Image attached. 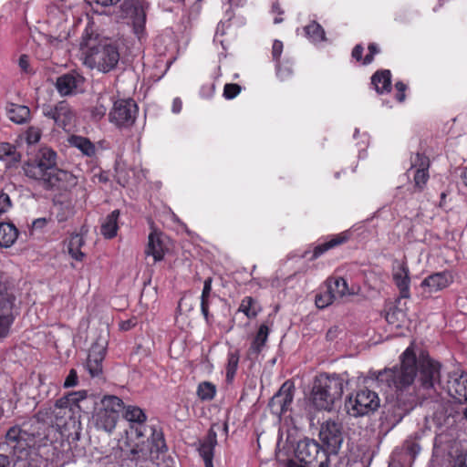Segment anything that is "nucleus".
Wrapping results in <instances>:
<instances>
[{"label": "nucleus", "mask_w": 467, "mask_h": 467, "mask_svg": "<svg viewBox=\"0 0 467 467\" xmlns=\"http://www.w3.org/2000/svg\"><path fill=\"white\" fill-rule=\"evenodd\" d=\"M441 368L439 361L423 353L418 358L410 346L400 356L399 365L374 371L372 376L387 400L407 411L417 399L415 382L424 390H435V386L441 383Z\"/></svg>", "instance_id": "nucleus-1"}, {"label": "nucleus", "mask_w": 467, "mask_h": 467, "mask_svg": "<svg viewBox=\"0 0 467 467\" xmlns=\"http://www.w3.org/2000/svg\"><path fill=\"white\" fill-rule=\"evenodd\" d=\"M0 449L8 451L18 467H48L55 461L57 449L52 441L40 433L35 434L20 426L11 427Z\"/></svg>", "instance_id": "nucleus-2"}, {"label": "nucleus", "mask_w": 467, "mask_h": 467, "mask_svg": "<svg viewBox=\"0 0 467 467\" xmlns=\"http://www.w3.org/2000/svg\"><path fill=\"white\" fill-rule=\"evenodd\" d=\"M23 170L26 177L41 182L46 190H67L77 183L72 173L57 167V153L48 148L41 149L35 158L26 161Z\"/></svg>", "instance_id": "nucleus-3"}, {"label": "nucleus", "mask_w": 467, "mask_h": 467, "mask_svg": "<svg viewBox=\"0 0 467 467\" xmlns=\"http://www.w3.org/2000/svg\"><path fill=\"white\" fill-rule=\"evenodd\" d=\"M346 377L339 374L320 373L313 383L310 400L318 410L331 411L342 398Z\"/></svg>", "instance_id": "nucleus-4"}, {"label": "nucleus", "mask_w": 467, "mask_h": 467, "mask_svg": "<svg viewBox=\"0 0 467 467\" xmlns=\"http://www.w3.org/2000/svg\"><path fill=\"white\" fill-rule=\"evenodd\" d=\"M330 452L317 441L309 438L300 440L295 450L297 467H328Z\"/></svg>", "instance_id": "nucleus-5"}, {"label": "nucleus", "mask_w": 467, "mask_h": 467, "mask_svg": "<svg viewBox=\"0 0 467 467\" xmlns=\"http://www.w3.org/2000/svg\"><path fill=\"white\" fill-rule=\"evenodd\" d=\"M119 60V53L116 46L98 45L90 47L86 53L84 64L90 68L108 73L114 69Z\"/></svg>", "instance_id": "nucleus-6"}, {"label": "nucleus", "mask_w": 467, "mask_h": 467, "mask_svg": "<svg viewBox=\"0 0 467 467\" xmlns=\"http://www.w3.org/2000/svg\"><path fill=\"white\" fill-rule=\"evenodd\" d=\"M380 405L379 395L374 390L362 388L348 397L345 403L347 412L352 417H362L375 412Z\"/></svg>", "instance_id": "nucleus-7"}, {"label": "nucleus", "mask_w": 467, "mask_h": 467, "mask_svg": "<svg viewBox=\"0 0 467 467\" xmlns=\"http://www.w3.org/2000/svg\"><path fill=\"white\" fill-rule=\"evenodd\" d=\"M295 391V384L291 380L285 381L269 400L268 407L271 413L280 418L291 410Z\"/></svg>", "instance_id": "nucleus-8"}, {"label": "nucleus", "mask_w": 467, "mask_h": 467, "mask_svg": "<svg viewBox=\"0 0 467 467\" xmlns=\"http://www.w3.org/2000/svg\"><path fill=\"white\" fill-rule=\"evenodd\" d=\"M138 106L132 99H118L109 112V119L119 127L131 126L136 119Z\"/></svg>", "instance_id": "nucleus-9"}, {"label": "nucleus", "mask_w": 467, "mask_h": 467, "mask_svg": "<svg viewBox=\"0 0 467 467\" xmlns=\"http://www.w3.org/2000/svg\"><path fill=\"white\" fill-rule=\"evenodd\" d=\"M43 114L53 119L55 124L64 130H69L75 119L73 109L65 100L57 102L55 106H45Z\"/></svg>", "instance_id": "nucleus-10"}, {"label": "nucleus", "mask_w": 467, "mask_h": 467, "mask_svg": "<svg viewBox=\"0 0 467 467\" xmlns=\"http://www.w3.org/2000/svg\"><path fill=\"white\" fill-rule=\"evenodd\" d=\"M319 438L330 453H337L343 441L341 424L335 420H327L321 425Z\"/></svg>", "instance_id": "nucleus-11"}, {"label": "nucleus", "mask_w": 467, "mask_h": 467, "mask_svg": "<svg viewBox=\"0 0 467 467\" xmlns=\"http://www.w3.org/2000/svg\"><path fill=\"white\" fill-rule=\"evenodd\" d=\"M448 394L458 403L467 402V372L453 371L447 381Z\"/></svg>", "instance_id": "nucleus-12"}, {"label": "nucleus", "mask_w": 467, "mask_h": 467, "mask_svg": "<svg viewBox=\"0 0 467 467\" xmlns=\"http://www.w3.org/2000/svg\"><path fill=\"white\" fill-rule=\"evenodd\" d=\"M84 82L85 78L73 70L58 77L56 81V88L60 95L68 96L77 93Z\"/></svg>", "instance_id": "nucleus-13"}, {"label": "nucleus", "mask_w": 467, "mask_h": 467, "mask_svg": "<svg viewBox=\"0 0 467 467\" xmlns=\"http://www.w3.org/2000/svg\"><path fill=\"white\" fill-rule=\"evenodd\" d=\"M431 161L428 156L424 153L418 152L416 158L412 163V167H415V172L413 176L414 189L416 192H422L430 179L429 168Z\"/></svg>", "instance_id": "nucleus-14"}, {"label": "nucleus", "mask_w": 467, "mask_h": 467, "mask_svg": "<svg viewBox=\"0 0 467 467\" xmlns=\"http://www.w3.org/2000/svg\"><path fill=\"white\" fill-rule=\"evenodd\" d=\"M147 8L148 5L144 1L138 0L132 5L130 12L133 33L140 41L146 37Z\"/></svg>", "instance_id": "nucleus-15"}, {"label": "nucleus", "mask_w": 467, "mask_h": 467, "mask_svg": "<svg viewBox=\"0 0 467 467\" xmlns=\"http://www.w3.org/2000/svg\"><path fill=\"white\" fill-rule=\"evenodd\" d=\"M123 417L131 424H136L135 432L138 439L147 436L148 427L145 425L147 416L143 410L138 406L129 405L123 410ZM134 426L131 425V428Z\"/></svg>", "instance_id": "nucleus-16"}, {"label": "nucleus", "mask_w": 467, "mask_h": 467, "mask_svg": "<svg viewBox=\"0 0 467 467\" xmlns=\"http://www.w3.org/2000/svg\"><path fill=\"white\" fill-rule=\"evenodd\" d=\"M107 353L106 347L93 345L88 352L86 368L92 378L100 377L103 373V360Z\"/></svg>", "instance_id": "nucleus-17"}, {"label": "nucleus", "mask_w": 467, "mask_h": 467, "mask_svg": "<svg viewBox=\"0 0 467 467\" xmlns=\"http://www.w3.org/2000/svg\"><path fill=\"white\" fill-rule=\"evenodd\" d=\"M350 237L351 233L349 231H344L337 234L327 236L323 243L318 244L314 247L312 255L309 257V259H317L326 252L346 244L347 242H348Z\"/></svg>", "instance_id": "nucleus-18"}, {"label": "nucleus", "mask_w": 467, "mask_h": 467, "mask_svg": "<svg viewBox=\"0 0 467 467\" xmlns=\"http://www.w3.org/2000/svg\"><path fill=\"white\" fill-rule=\"evenodd\" d=\"M452 283V273L449 270H444L425 277L421 282V286L427 288L429 293H436L447 288Z\"/></svg>", "instance_id": "nucleus-19"}, {"label": "nucleus", "mask_w": 467, "mask_h": 467, "mask_svg": "<svg viewBox=\"0 0 467 467\" xmlns=\"http://www.w3.org/2000/svg\"><path fill=\"white\" fill-rule=\"evenodd\" d=\"M393 281L400 292V297L409 298L410 296V277L407 263L402 262L394 268L392 274Z\"/></svg>", "instance_id": "nucleus-20"}, {"label": "nucleus", "mask_w": 467, "mask_h": 467, "mask_svg": "<svg viewBox=\"0 0 467 467\" xmlns=\"http://www.w3.org/2000/svg\"><path fill=\"white\" fill-rule=\"evenodd\" d=\"M217 445V433L211 428L205 438L201 441L199 453L204 462L205 467H213L214 448Z\"/></svg>", "instance_id": "nucleus-21"}, {"label": "nucleus", "mask_w": 467, "mask_h": 467, "mask_svg": "<svg viewBox=\"0 0 467 467\" xmlns=\"http://www.w3.org/2000/svg\"><path fill=\"white\" fill-rule=\"evenodd\" d=\"M167 248L161 238V233L156 230L151 231L148 237V244L145 250L147 255H151L154 262L161 261L164 258Z\"/></svg>", "instance_id": "nucleus-22"}, {"label": "nucleus", "mask_w": 467, "mask_h": 467, "mask_svg": "<svg viewBox=\"0 0 467 467\" xmlns=\"http://www.w3.org/2000/svg\"><path fill=\"white\" fill-rule=\"evenodd\" d=\"M391 72L389 69L377 70L370 78V85L379 95L391 90Z\"/></svg>", "instance_id": "nucleus-23"}, {"label": "nucleus", "mask_w": 467, "mask_h": 467, "mask_svg": "<svg viewBox=\"0 0 467 467\" xmlns=\"http://www.w3.org/2000/svg\"><path fill=\"white\" fill-rule=\"evenodd\" d=\"M269 333L270 329L266 324L263 323L259 326L248 349L249 357L257 358L259 356L268 340Z\"/></svg>", "instance_id": "nucleus-24"}, {"label": "nucleus", "mask_w": 467, "mask_h": 467, "mask_svg": "<svg viewBox=\"0 0 467 467\" xmlns=\"http://www.w3.org/2000/svg\"><path fill=\"white\" fill-rule=\"evenodd\" d=\"M119 418V414L109 412L101 408L93 417L96 427L107 432H111L115 429Z\"/></svg>", "instance_id": "nucleus-25"}, {"label": "nucleus", "mask_w": 467, "mask_h": 467, "mask_svg": "<svg viewBox=\"0 0 467 467\" xmlns=\"http://www.w3.org/2000/svg\"><path fill=\"white\" fill-rule=\"evenodd\" d=\"M326 287L332 292L337 300L355 294L353 289L348 287L347 281L340 276L328 277L326 281Z\"/></svg>", "instance_id": "nucleus-26"}, {"label": "nucleus", "mask_w": 467, "mask_h": 467, "mask_svg": "<svg viewBox=\"0 0 467 467\" xmlns=\"http://www.w3.org/2000/svg\"><path fill=\"white\" fill-rule=\"evenodd\" d=\"M7 117L16 124H24L30 120L31 111L27 106L9 103L6 108Z\"/></svg>", "instance_id": "nucleus-27"}, {"label": "nucleus", "mask_w": 467, "mask_h": 467, "mask_svg": "<svg viewBox=\"0 0 467 467\" xmlns=\"http://www.w3.org/2000/svg\"><path fill=\"white\" fill-rule=\"evenodd\" d=\"M119 214V210L112 211L101 223L100 233L106 239H112L117 235Z\"/></svg>", "instance_id": "nucleus-28"}, {"label": "nucleus", "mask_w": 467, "mask_h": 467, "mask_svg": "<svg viewBox=\"0 0 467 467\" xmlns=\"http://www.w3.org/2000/svg\"><path fill=\"white\" fill-rule=\"evenodd\" d=\"M87 395L88 392L86 390L70 392L56 401V408L59 410L69 409V411H71L72 407L79 408L78 403L85 400Z\"/></svg>", "instance_id": "nucleus-29"}, {"label": "nucleus", "mask_w": 467, "mask_h": 467, "mask_svg": "<svg viewBox=\"0 0 467 467\" xmlns=\"http://www.w3.org/2000/svg\"><path fill=\"white\" fill-rule=\"evenodd\" d=\"M68 143L88 157H94L96 155L97 150L94 143L86 137L71 135L68 138Z\"/></svg>", "instance_id": "nucleus-30"}, {"label": "nucleus", "mask_w": 467, "mask_h": 467, "mask_svg": "<svg viewBox=\"0 0 467 467\" xmlns=\"http://www.w3.org/2000/svg\"><path fill=\"white\" fill-rule=\"evenodd\" d=\"M18 230L12 223H0V246L10 247L17 239Z\"/></svg>", "instance_id": "nucleus-31"}, {"label": "nucleus", "mask_w": 467, "mask_h": 467, "mask_svg": "<svg viewBox=\"0 0 467 467\" xmlns=\"http://www.w3.org/2000/svg\"><path fill=\"white\" fill-rule=\"evenodd\" d=\"M262 311L259 302L252 296H244L238 307V312H242L248 319L255 318Z\"/></svg>", "instance_id": "nucleus-32"}, {"label": "nucleus", "mask_w": 467, "mask_h": 467, "mask_svg": "<svg viewBox=\"0 0 467 467\" xmlns=\"http://www.w3.org/2000/svg\"><path fill=\"white\" fill-rule=\"evenodd\" d=\"M150 431L148 440L150 441L151 450H155L158 452L167 451L168 448L161 428L150 426L148 428L147 431Z\"/></svg>", "instance_id": "nucleus-33"}, {"label": "nucleus", "mask_w": 467, "mask_h": 467, "mask_svg": "<svg viewBox=\"0 0 467 467\" xmlns=\"http://www.w3.org/2000/svg\"><path fill=\"white\" fill-rule=\"evenodd\" d=\"M16 296L12 293L8 285L0 282V313L13 312Z\"/></svg>", "instance_id": "nucleus-34"}, {"label": "nucleus", "mask_w": 467, "mask_h": 467, "mask_svg": "<svg viewBox=\"0 0 467 467\" xmlns=\"http://www.w3.org/2000/svg\"><path fill=\"white\" fill-rule=\"evenodd\" d=\"M0 160L6 161L10 166L16 165L21 160V154L16 147L9 142H0Z\"/></svg>", "instance_id": "nucleus-35"}, {"label": "nucleus", "mask_w": 467, "mask_h": 467, "mask_svg": "<svg viewBox=\"0 0 467 467\" xmlns=\"http://www.w3.org/2000/svg\"><path fill=\"white\" fill-rule=\"evenodd\" d=\"M84 244L83 237L78 234H71L68 243V254L77 261H82L85 254L81 252V247Z\"/></svg>", "instance_id": "nucleus-36"}, {"label": "nucleus", "mask_w": 467, "mask_h": 467, "mask_svg": "<svg viewBox=\"0 0 467 467\" xmlns=\"http://www.w3.org/2000/svg\"><path fill=\"white\" fill-rule=\"evenodd\" d=\"M240 359L239 350L230 351L227 355V364L225 367V377L227 383H232L235 378Z\"/></svg>", "instance_id": "nucleus-37"}, {"label": "nucleus", "mask_w": 467, "mask_h": 467, "mask_svg": "<svg viewBox=\"0 0 467 467\" xmlns=\"http://www.w3.org/2000/svg\"><path fill=\"white\" fill-rule=\"evenodd\" d=\"M305 34L312 42L326 40V33L323 26L317 21H311L304 27Z\"/></svg>", "instance_id": "nucleus-38"}, {"label": "nucleus", "mask_w": 467, "mask_h": 467, "mask_svg": "<svg viewBox=\"0 0 467 467\" xmlns=\"http://www.w3.org/2000/svg\"><path fill=\"white\" fill-rule=\"evenodd\" d=\"M101 409L119 415L125 408L123 400L117 396H105L101 400Z\"/></svg>", "instance_id": "nucleus-39"}, {"label": "nucleus", "mask_w": 467, "mask_h": 467, "mask_svg": "<svg viewBox=\"0 0 467 467\" xmlns=\"http://www.w3.org/2000/svg\"><path fill=\"white\" fill-rule=\"evenodd\" d=\"M196 394L202 401L212 400L216 395V386L210 381H202L199 383Z\"/></svg>", "instance_id": "nucleus-40"}, {"label": "nucleus", "mask_w": 467, "mask_h": 467, "mask_svg": "<svg viewBox=\"0 0 467 467\" xmlns=\"http://www.w3.org/2000/svg\"><path fill=\"white\" fill-rule=\"evenodd\" d=\"M55 210V216L58 223L67 222L74 214V208L70 202H57Z\"/></svg>", "instance_id": "nucleus-41"}, {"label": "nucleus", "mask_w": 467, "mask_h": 467, "mask_svg": "<svg viewBox=\"0 0 467 467\" xmlns=\"http://www.w3.org/2000/svg\"><path fill=\"white\" fill-rule=\"evenodd\" d=\"M293 65L294 62L290 59H285L275 63L277 78L282 81L287 80L293 75Z\"/></svg>", "instance_id": "nucleus-42"}, {"label": "nucleus", "mask_w": 467, "mask_h": 467, "mask_svg": "<svg viewBox=\"0 0 467 467\" xmlns=\"http://www.w3.org/2000/svg\"><path fill=\"white\" fill-rule=\"evenodd\" d=\"M15 319L13 312L0 313V338H5L9 335Z\"/></svg>", "instance_id": "nucleus-43"}, {"label": "nucleus", "mask_w": 467, "mask_h": 467, "mask_svg": "<svg viewBox=\"0 0 467 467\" xmlns=\"http://www.w3.org/2000/svg\"><path fill=\"white\" fill-rule=\"evenodd\" d=\"M336 300H337L332 292L326 287V290L321 291L316 296L315 303L317 308L324 309L328 306L332 305Z\"/></svg>", "instance_id": "nucleus-44"}, {"label": "nucleus", "mask_w": 467, "mask_h": 467, "mask_svg": "<svg viewBox=\"0 0 467 467\" xmlns=\"http://www.w3.org/2000/svg\"><path fill=\"white\" fill-rule=\"evenodd\" d=\"M451 457L450 461L451 467H467V451L466 450H459L455 451V455Z\"/></svg>", "instance_id": "nucleus-45"}, {"label": "nucleus", "mask_w": 467, "mask_h": 467, "mask_svg": "<svg viewBox=\"0 0 467 467\" xmlns=\"http://www.w3.org/2000/svg\"><path fill=\"white\" fill-rule=\"evenodd\" d=\"M242 91V87L236 83H226L223 87V96L225 99H235Z\"/></svg>", "instance_id": "nucleus-46"}, {"label": "nucleus", "mask_w": 467, "mask_h": 467, "mask_svg": "<svg viewBox=\"0 0 467 467\" xmlns=\"http://www.w3.org/2000/svg\"><path fill=\"white\" fill-rule=\"evenodd\" d=\"M41 135L42 131L39 128L31 126L26 130L25 139L28 144H35L40 140Z\"/></svg>", "instance_id": "nucleus-47"}, {"label": "nucleus", "mask_w": 467, "mask_h": 467, "mask_svg": "<svg viewBox=\"0 0 467 467\" xmlns=\"http://www.w3.org/2000/svg\"><path fill=\"white\" fill-rule=\"evenodd\" d=\"M13 206L11 198L4 190L0 191V215L7 213Z\"/></svg>", "instance_id": "nucleus-48"}, {"label": "nucleus", "mask_w": 467, "mask_h": 467, "mask_svg": "<svg viewBox=\"0 0 467 467\" xmlns=\"http://www.w3.org/2000/svg\"><path fill=\"white\" fill-rule=\"evenodd\" d=\"M283 50H284L283 42L278 39H275L273 42L272 52H271L272 59L275 63H278L281 61V55L283 53Z\"/></svg>", "instance_id": "nucleus-49"}, {"label": "nucleus", "mask_w": 467, "mask_h": 467, "mask_svg": "<svg viewBox=\"0 0 467 467\" xmlns=\"http://www.w3.org/2000/svg\"><path fill=\"white\" fill-rule=\"evenodd\" d=\"M368 53L364 57L363 65L367 66L374 61V57L380 52L376 43H369L368 46Z\"/></svg>", "instance_id": "nucleus-50"}, {"label": "nucleus", "mask_w": 467, "mask_h": 467, "mask_svg": "<svg viewBox=\"0 0 467 467\" xmlns=\"http://www.w3.org/2000/svg\"><path fill=\"white\" fill-rule=\"evenodd\" d=\"M271 12L275 16L274 24L277 25V24L282 23L285 20L284 16H283L285 14V11L281 7L278 1H275V3H273Z\"/></svg>", "instance_id": "nucleus-51"}, {"label": "nucleus", "mask_w": 467, "mask_h": 467, "mask_svg": "<svg viewBox=\"0 0 467 467\" xmlns=\"http://www.w3.org/2000/svg\"><path fill=\"white\" fill-rule=\"evenodd\" d=\"M214 92H215V85H214V83L210 82V83L203 84L201 87L200 96L202 99H209L213 96Z\"/></svg>", "instance_id": "nucleus-52"}, {"label": "nucleus", "mask_w": 467, "mask_h": 467, "mask_svg": "<svg viewBox=\"0 0 467 467\" xmlns=\"http://www.w3.org/2000/svg\"><path fill=\"white\" fill-rule=\"evenodd\" d=\"M78 382V377L77 370L74 368H71L69 370L68 375L65 379L63 386H64V388H71V387L77 386Z\"/></svg>", "instance_id": "nucleus-53"}, {"label": "nucleus", "mask_w": 467, "mask_h": 467, "mask_svg": "<svg viewBox=\"0 0 467 467\" xmlns=\"http://www.w3.org/2000/svg\"><path fill=\"white\" fill-rule=\"evenodd\" d=\"M420 446L416 441H407L405 445V450L407 454H409L412 459H415L416 456L420 451Z\"/></svg>", "instance_id": "nucleus-54"}, {"label": "nucleus", "mask_w": 467, "mask_h": 467, "mask_svg": "<svg viewBox=\"0 0 467 467\" xmlns=\"http://www.w3.org/2000/svg\"><path fill=\"white\" fill-rule=\"evenodd\" d=\"M210 298L211 297H201V312L205 319V321L209 324L210 323V318H211V315H210V311H209V307H210Z\"/></svg>", "instance_id": "nucleus-55"}, {"label": "nucleus", "mask_w": 467, "mask_h": 467, "mask_svg": "<svg viewBox=\"0 0 467 467\" xmlns=\"http://www.w3.org/2000/svg\"><path fill=\"white\" fill-rule=\"evenodd\" d=\"M395 88L397 90V93L395 96L396 99L399 102H403L406 98L405 92L407 90V85L405 83H403L402 81H398L395 84Z\"/></svg>", "instance_id": "nucleus-56"}, {"label": "nucleus", "mask_w": 467, "mask_h": 467, "mask_svg": "<svg viewBox=\"0 0 467 467\" xmlns=\"http://www.w3.org/2000/svg\"><path fill=\"white\" fill-rule=\"evenodd\" d=\"M363 52H364V47L361 44H358L356 45L353 49H352V52H351V57L358 62H362L363 63Z\"/></svg>", "instance_id": "nucleus-57"}, {"label": "nucleus", "mask_w": 467, "mask_h": 467, "mask_svg": "<svg viewBox=\"0 0 467 467\" xmlns=\"http://www.w3.org/2000/svg\"><path fill=\"white\" fill-rule=\"evenodd\" d=\"M212 284H213V278L207 277L203 282V288L202 292L201 297H211L212 296Z\"/></svg>", "instance_id": "nucleus-58"}, {"label": "nucleus", "mask_w": 467, "mask_h": 467, "mask_svg": "<svg viewBox=\"0 0 467 467\" xmlns=\"http://www.w3.org/2000/svg\"><path fill=\"white\" fill-rule=\"evenodd\" d=\"M18 65L22 71L27 73L30 67L28 57L26 55H21L18 60Z\"/></svg>", "instance_id": "nucleus-59"}, {"label": "nucleus", "mask_w": 467, "mask_h": 467, "mask_svg": "<svg viewBox=\"0 0 467 467\" xmlns=\"http://www.w3.org/2000/svg\"><path fill=\"white\" fill-rule=\"evenodd\" d=\"M47 224L46 218H37L32 223V230L43 229Z\"/></svg>", "instance_id": "nucleus-60"}, {"label": "nucleus", "mask_w": 467, "mask_h": 467, "mask_svg": "<svg viewBox=\"0 0 467 467\" xmlns=\"http://www.w3.org/2000/svg\"><path fill=\"white\" fill-rule=\"evenodd\" d=\"M182 101L180 98H175L173 100H172V105H171V110L173 113H180L182 111Z\"/></svg>", "instance_id": "nucleus-61"}, {"label": "nucleus", "mask_w": 467, "mask_h": 467, "mask_svg": "<svg viewBox=\"0 0 467 467\" xmlns=\"http://www.w3.org/2000/svg\"><path fill=\"white\" fill-rule=\"evenodd\" d=\"M135 325H136V322L134 320L128 319V320L122 321L119 324V327L123 331H128V330L131 329L132 327H134Z\"/></svg>", "instance_id": "nucleus-62"}, {"label": "nucleus", "mask_w": 467, "mask_h": 467, "mask_svg": "<svg viewBox=\"0 0 467 467\" xmlns=\"http://www.w3.org/2000/svg\"><path fill=\"white\" fill-rule=\"evenodd\" d=\"M11 462L8 455L0 453V467H10Z\"/></svg>", "instance_id": "nucleus-63"}, {"label": "nucleus", "mask_w": 467, "mask_h": 467, "mask_svg": "<svg viewBox=\"0 0 467 467\" xmlns=\"http://www.w3.org/2000/svg\"><path fill=\"white\" fill-rule=\"evenodd\" d=\"M120 0H95V2L103 6H109L118 4Z\"/></svg>", "instance_id": "nucleus-64"}]
</instances>
